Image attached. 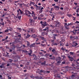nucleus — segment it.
<instances>
[{"label":"nucleus","mask_w":79,"mask_h":79,"mask_svg":"<svg viewBox=\"0 0 79 79\" xmlns=\"http://www.w3.org/2000/svg\"><path fill=\"white\" fill-rule=\"evenodd\" d=\"M40 23L41 24V26L42 28H44V27L48 26V23L46 21H41Z\"/></svg>","instance_id":"nucleus-1"},{"label":"nucleus","mask_w":79,"mask_h":79,"mask_svg":"<svg viewBox=\"0 0 79 79\" xmlns=\"http://www.w3.org/2000/svg\"><path fill=\"white\" fill-rule=\"evenodd\" d=\"M28 33H30L33 34L35 33V30L33 29H30V31H28Z\"/></svg>","instance_id":"nucleus-2"},{"label":"nucleus","mask_w":79,"mask_h":79,"mask_svg":"<svg viewBox=\"0 0 79 79\" xmlns=\"http://www.w3.org/2000/svg\"><path fill=\"white\" fill-rule=\"evenodd\" d=\"M20 15V13H18L17 14V16H16V18H18L19 20H21V16H19Z\"/></svg>","instance_id":"nucleus-3"},{"label":"nucleus","mask_w":79,"mask_h":79,"mask_svg":"<svg viewBox=\"0 0 79 79\" xmlns=\"http://www.w3.org/2000/svg\"><path fill=\"white\" fill-rule=\"evenodd\" d=\"M68 58L69 59V60L71 62H72L74 60V59L72 57L68 56Z\"/></svg>","instance_id":"nucleus-4"},{"label":"nucleus","mask_w":79,"mask_h":79,"mask_svg":"<svg viewBox=\"0 0 79 79\" xmlns=\"http://www.w3.org/2000/svg\"><path fill=\"white\" fill-rule=\"evenodd\" d=\"M32 17L33 19H34V20H35L36 19H37V17L35 16V15H32Z\"/></svg>","instance_id":"nucleus-5"},{"label":"nucleus","mask_w":79,"mask_h":79,"mask_svg":"<svg viewBox=\"0 0 79 79\" xmlns=\"http://www.w3.org/2000/svg\"><path fill=\"white\" fill-rule=\"evenodd\" d=\"M59 8H60L58 6H54V9H56V10H59Z\"/></svg>","instance_id":"nucleus-6"},{"label":"nucleus","mask_w":79,"mask_h":79,"mask_svg":"<svg viewBox=\"0 0 79 79\" xmlns=\"http://www.w3.org/2000/svg\"><path fill=\"white\" fill-rule=\"evenodd\" d=\"M35 43H34L31 44V45H30V46L29 47L30 48H31L32 47H35Z\"/></svg>","instance_id":"nucleus-7"},{"label":"nucleus","mask_w":79,"mask_h":79,"mask_svg":"<svg viewBox=\"0 0 79 79\" xmlns=\"http://www.w3.org/2000/svg\"><path fill=\"white\" fill-rule=\"evenodd\" d=\"M34 22V21L32 19H29V23L30 24H32Z\"/></svg>","instance_id":"nucleus-8"},{"label":"nucleus","mask_w":79,"mask_h":79,"mask_svg":"<svg viewBox=\"0 0 79 79\" xmlns=\"http://www.w3.org/2000/svg\"><path fill=\"white\" fill-rule=\"evenodd\" d=\"M11 65H12V66H16V67H18V66H19V65H18V64H16L15 63H12L11 64Z\"/></svg>","instance_id":"nucleus-9"},{"label":"nucleus","mask_w":79,"mask_h":79,"mask_svg":"<svg viewBox=\"0 0 79 79\" xmlns=\"http://www.w3.org/2000/svg\"><path fill=\"white\" fill-rule=\"evenodd\" d=\"M61 59V58L60 57H56V61H60Z\"/></svg>","instance_id":"nucleus-10"},{"label":"nucleus","mask_w":79,"mask_h":79,"mask_svg":"<svg viewBox=\"0 0 79 79\" xmlns=\"http://www.w3.org/2000/svg\"><path fill=\"white\" fill-rule=\"evenodd\" d=\"M8 30H9L10 31H13V28L11 27H9V28L8 29Z\"/></svg>","instance_id":"nucleus-11"},{"label":"nucleus","mask_w":79,"mask_h":79,"mask_svg":"<svg viewBox=\"0 0 79 79\" xmlns=\"http://www.w3.org/2000/svg\"><path fill=\"white\" fill-rule=\"evenodd\" d=\"M16 29L18 31H19L20 32H21L22 31V29L20 28H16Z\"/></svg>","instance_id":"nucleus-12"},{"label":"nucleus","mask_w":79,"mask_h":79,"mask_svg":"<svg viewBox=\"0 0 79 79\" xmlns=\"http://www.w3.org/2000/svg\"><path fill=\"white\" fill-rule=\"evenodd\" d=\"M30 36H31V35H29L28 33L27 34V36L26 37V38H28L29 37H30Z\"/></svg>","instance_id":"nucleus-13"},{"label":"nucleus","mask_w":79,"mask_h":79,"mask_svg":"<svg viewBox=\"0 0 79 79\" xmlns=\"http://www.w3.org/2000/svg\"><path fill=\"white\" fill-rule=\"evenodd\" d=\"M27 13V14L31 15V12L29 11H27V12L25 13V14Z\"/></svg>","instance_id":"nucleus-14"},{"label":"nucleus","mask_w":79,"mask_h":79,"mask_svg":"<svg viewBox=\"0 0 79 79\" xmlns=\"http://www.w3.org/2000/svg\"><path fill=\"white\" fill-rule=\"evenodd\" d=\"M75 77V76L74 75H72L71 76H70V77L72 79H74V77Z\"/></svg>","instance_id":"nucleus-15"},{"label":"nucleus","mask_w":79,"mask_h":79,"mask_svg":"<svg viewBox=\"0 0 79 79\" xmlns=\"http://www.w3.org/2000/svg\"><path fill=\"white\" fill-rule=\"evenodd\" d=\"M70 39L71 40H72L73 39H75V37L74 36H72V35H70Z\"/></svg>","instance_id":"nucleus-16"},{"label":"nucleus","mask_w":79,"mask_h":79,"mask_svg":"<svg viewBox=\"0 0 79 79\" xmlns=\"http://www.w3.org/2000/svg\"><path fill=\"white\" fill-rule=\"evenodd\" d=\"M55 24H60V23L58 22V21H55Z\"/></svg>","instance_id":"nucleus-17"},{"label":"nucleus","mask_w":79,"mask_h":79,"mask_svg":"<svg viewBox=\"0 0 79 79\" xmlns=\"http://www.w3.org/2000/svg\"><path fill=\"white\" fill-rule=\"evenodd\" d=\"M48 30V27H46L45 28V29H44L43 30V31H46V30Z\"/></svg>","instance_id":"nucleus-18"},{"label":"nucleus","mask_w":79,"mask_h":79,"mask_svg":"<svg viewBox=\"0 0 79 79\" xmlns=\"http://www.w3.org/2000/svg\"><path fill=\"white\" fill-rule=\"evenodd\" d=\"M27 45L28 47H29L30 46V43L28 41H27Z\"/></svg>","instance_id":"nucleus-19"},{"label":"nucleus","mask_w":79,"mask_h":79,"mask_svg":"<svg viewBox=\"0 0 79 79\" xmlns=\"http://www.w3.org/2000/svg\"><path fill=\"white\" fill-rule=\"evenodd\" d=\"M6 21L8 22V23L9 24H11V22L10 21L9 19L6 20Z\"/></svg>","instance_id":"nucleus-20"},{"label":"nucleus","mask_w":79,"mask_h":79,"mask_svg":"<svg viewBox=\"0 0 79 79\" xmlns=\"http://www.w3.org/2000/svg\"><path fill=\"white\" fill-rule=\"evenodd\" d=\"M46 63V62H45V61H44V62L41 63V64L42 65H45Z\"/></svg>","instance_id":"nucleus-21"},{"label":"nucleus","mask_w":79,"mask_h":79,"mask_svg":"<svg viewBox=\"0 0 79 79\" xmlns=\"http://www.w3.org/2000/svg\"><path fill=\"white\" fill-rule=\"evenodd\" d=\"M52 44L53 45H55V46L58 45V44L56 43H52Z\"/></svg>","instance_id":"nucleus-22"},{"label":"nucleus","mask_w":79,"mask_h":79,"mask_svg":"<svg viewBox=\"0 0 79 79\" xmlns=\"http://www.w3.org/2000/svg\"><path fill=\"white\" fill-rule=\"evenodd\" d=\"M19 11H20V14H21L22 15H23V12L22 10H20V9H19Z\"/></svg>","instance_id":"nucleus-23"},{"label":"nucleus","mask_w":79,"mask_h":79,"mask_svg":"<svg viewBox=\"0 0 79 79\" xmlns=\"http://www.w3.org/2000/svg\"><path fill=\"white\" fill-rule=\"evenodd\" d=\"M37 78L38 79H43V78L41 76L37 77Z\"/></svg>","instance_id":"nucleus-24"},{"label":"nucleus","mask_w":79,"mask_h":79,"mask_svg":"<svg viewBox=\"0 0 79 79\" xmlns=\"http://www.w3.org/2000/svg\"><path fill=\"white\" fill-rule=\"evenodd\" d=\"M30 4H31L33 5H35V2H32L31 1H30Z\"/></svg>","instance_id":"nucleus-25"},{"label":"nucleus","mask_w":79,"mask_h":79,"mask_svg":"<svg viewBox=\"0 0 79 79\" xmlns=\"http://www.w3.org/2000/svg\"><path fill=\"white\" fill-rule=\"evenodd\" d=\"M55 26H56V27H59V26H60V24H55Z\"/></svg>","instance_id":"nucleus-26"},{"label":"nucleus","mask_w":79,"mask_h":79,"mask_svg":"<svg viewBox=\"0 0 79 79\" xmlns=\"http://www.w3.org/2000/svg\"><path fill=\"white\" fill-rule=\"evenodd\" d=\"M67 15V16L69 17V18H71L73 17L72 15H71L68 14V15Z\"/></svg>","instance_id":"nucleus-27"},{"label":"nucleus","mask_w":79,"mask_h":79,"mask_svg":"<svg viewBox=\"0 0 79 79\" xmlns=\"http://www.w3.org/2000/svg\"><path fill=\"white\" fill-rule=\"evenodd\" d=\"M50 59H51V60H54L55 59V57L52 56V58H50Z\"/></svg>","instance_id":"nucleus-28"},{"label":"nucleus","mask_w":79,"mask_h":79,"mask_svg":"<svg viewBox=\"0 0 79 79\" xmlns=\"http://www.w3.org/2000/svg\"><path fill=\"white\" fill-rule=\"evenodd\" d=\"M19 7L20 8H22L23 4L20 3V4H19Z\"/></svg>","instance_id":"nucleus-29"},{"label":"nucleus","mask_w":79,"mask_h":79,"mask_svg":"<svg viewBox=\"0 0 79 79\" xmlns=\"http://www.w3.org/2000/svg\"><path fill=\"white\" fill-rule=\"evenodd\" d=\"M40 72L41 73H44V70H43V69H42L41 70H40Z\"/></svg>","instance_id":"nucleus-30"},{"label":"nucleus","mask_w":79,"mask_h":79,"mask_svg":"<svg viewBox=\"0 0 79 79\" xmlns=\"http://www.w3.org/2000/svg\"><path fill=\"white\" fill-rule=\"evenodd\" d=\"M34 57H35V58H34V60H36L37 59V57L35 55H34Z\"/></svg>","instance_id":"nucleus-31"},{"label":"nucleus","mask_w":79,"mask_h":79,"mask_svg":"<svg viewBox=\"0 0 79 79\" xmlns=\"http://www.w3.org/2000/svg\"><path fill=\"white\" fill-rule=\"evenodd\" d=\"M40 46L41 47H44L45 46V44H43L41 43V45H40Z\"/></svg>","instance_id":"nucleus-32"},{"label":"nucleus","mask_w":79,"mask_h":79,"mask_svg":"<svg viewBox=\"0 0 79 79\" xmlns=\"http://www.w3.org/2000/svg\"><path fill=\"white\" fill-rule=\"evenodd\" d=\"M4 23L3 22L2 23H0V24L2 25L3 26L4 25Z\"/></svg>","instance_id":"nucleus-33"},{"label":"nucleus","mask_w":79,"mask_h":79,"mask_svg":"<svg viewBox=\"0 0 79 79\" xmlns=\"http://www.w3.org/2000/svg\"><path fill=\"white\" fill-rule=\"evenodd\" d=\"M40 38H41V39H42V40H44L45 39L44 38V37H42L40 36Z\"/></svg>","instance_id":"nucleus-34"},{"label":"nucleus","mask_w":79,"mask_h":79,"mask_svg":"<svg viewBox=\"0 0 79 79\" xmlns=\"http://www.w3.org/2000/svg\"><path fill=\"white\" fill-rule=\"evenodd\" d=\"M10 45H11L12 46H13L14 45V43H10Z\"/></svg>","instance_id":"nucleus-35"},{"label":"nucleus","mask_w":79,"mask_h":79,"mask_svg":"<svg viewBox=\"0 0 79 79\" xmlns=\"http://www.w3.org/2000/svg\"><path fill=\"white\" fill-rule=\"evenodd\" d=\"M9 61L10 63H11L12 62V60L11 59H9Z\"/></svg>","instance_id":"nucleus-36"},{"label":"nucleus","mask_w":79,"mask_h":79,"mask_svg":"<svg viewBox=\"0 0 79 79\" xmlns=\"http://www.w3.org/2000/svg\"><path fill=\"white\" fill-rule=\"evenodd\" d=\"M25 14L27 16L31 17V16L30 15H28V14H27V13Z\"/></svg>","instance_id":"nucleus-37"},{"label":"nucleus","mask_w":79,"mask_h":79,"mask_svg":"<svg viewBox=\"0 0 79 79\" xmlns=\"http://www.w3.org/2000/svg\"><path fill=\"white\" fill-rule=\"evenodd\" d=\"M34 14H35V12L33 11H31V14L32 15H34Z\"/></svg>","instance_id":"nucleus-38"},{"label":"nucleus","mask_w":79,"mask_h":79,"mask_svg":"<svg viewBox=\"0 0 79 79\" xmlns=\"http://www.w3.org/2000/svg\"><path fill=\"white\" fill-rule=\"evenodd\" d=\"M35 34L32 35V37L33 38H35Z\"/></svg>","instance_id":"nucleus-39"},{"label":"nucleus","mask_w":79,"mask_h":79,"mask_svg":"<svg viewBox=\"0 0 79 79\" xmlns=\"http://www.w3.org/2000/svg\"><path fill=\"white\" fill-rule=\"evenodd\" d=\"M30 77H31V78H32V79L35 78V77H34V76H30Z\"/></svg>","instance_id":"nucleus-40"},{"label":"nucleus","mask_w":79,"mask_h":79,"mask_svg":"<svg viewBox=\"0 0 79 79\" xmlns=\"http://www.w3.org/2000/svg\"><path fill=\"white\" fill-rule=\"evenodd\" d=\"M30 8H31V9L32 10H34L35 9V8L33 7V6H31V7H30Z\"/></svg>","instance_id":"nucleus-41"},{"label":"nucleus","mask_w":79,"mask_h":79,"mask_svg":"<svg viewBox=\"0 0 79 79\" xmlns=\"http://www.w3.org/2000/svg\"><path fill=\"white\" fill-rule=\"evenodd\" d=\"M66 49H65L64 48H61V50L63 51H64Z\"/></svg>","instance_id":"nucleus-42"},{"label":"nucleus","mask_w":79,"mask_h":79,"mask_svg":"<svg viewBox=\"0 0 79 79\" xmlns=\"http://www.w3.org/2000/svg\"><path fill=\"white\" fill-rule=\"evenodd\" d=\"M69 28V26H65V29H68Z\"/></svg>","instance_id":"nucleus-43"},{"label":"nucleus","mask_w":79,"mask_h":79,"mask_svg":"<svg viewBox=\"0 0 79 79\" xmlns=\"http://www.w3.org/2000/svg\"><path fill=\"white\" fill-rule=\"evenodd\" d=\"M69 53H70V55H73L74 54V53L73 52H69Z\"/></svg>","instance_id":"nucleus-44"},{"label":"nucleus","mask_w":79,"mask_h":79,"mask_svg":"<svg viewBox=\"0 0 79 79\" xmlns=\"http://www.w3.org/2000/svg\"><path fill=\"white\" fill-rule=\"evenodd\" d=\"M72 32H73V34L75 35H76V32L74 31H72Z\"/></svg>","instance_id":"nucleus-45"},{"label":"nucleus","mask_w":79,"mask_h":79,"mask_svg":"<svg viewBox=\"0 0 79 79\" xmlns=\"http://www.w3.org/2000/svg\"><path fill=\"white\" fill-rule=\"evenodd\" d=\"M50 55L49 54V53H46V54H45V55L46 56H49Z\"/></svg>","instance_id":"nucleus-46"},{"label":"nucleus","mask_w":79,"mask_h":79,"mask_svg":"<svg viewBox=\"0 0 79 79\" xmlns=\"http://www.w3.org/2000/svg\"><path fill=\"white\" fill-rule=\"evenodd\" d=\"M56 77H58V78H60V75H58L56 76Z\"/></svg>","instance_id":"nucleus-47"},{"label":"nucleus","mask_w":79,"mask_h":79,"mask_svg":"<svg viewBox=\"0 0 79 79\" xmlns=\"http://www.w3.org/2000/svg\"><path fill=\"white\" fill-rule=\"evenodd\" d=\"M60 63H61V61H60V60H58V62H57V64H58Z\"/></svg>","instance_id":"nucleus-48"},{"label":"nucleus","mask_w":79,"mask_h":79,"mask_svg":"<svg viewBox=\"0 0 79 79\" xmlns=\"http://www.w3.org/2000/svg\"><path fill=\"white\" fill-rule=\"evenodd\" d=\"M40 44H41V43H40V42L36 43V45H40Z\"/></svg>","instance_id":"nucleus-49"},{"label":"nucleus","mask_w":79,"mask_h":79,"mask_svg":"<svg viewBox=\"0 0 79 79\" xmlns=\"http://www.w3.org/2000/svg\"><path fill=\"white\" fill-rule=\"evenodd\" d=\"M38 19L39 20H41V18L39 17H38Z\"/></svg>","instance_id":"nucleus-50"},{"label":"nucleus","mask_w":79,"mask_h":79,"mask_svg":"<svg viewBox=\"0 0 79 79\" xmlns=\"http://www.w3.org/2000/svg\"><path fill=\"white\" fill-rule=\"evenodd\" d=\"M40 16L41 17V18H42L43 17H44V15H40Z\"/></svg>","instance_id":"nucleus-51"},{"label":"nucleus","mask_w":79,"mask_h":79,"mask_svg":"<svg viewBox=\"0 0 79 79\" xmlns=\"http://www.w3.org/2000/svg\"><path fill=\"white\" fill-rule=\"evenodd\" d=\"M74 45V46H75V47L77 46V45H78V44L77 43H76Z\"/></svg>","instance_id":"nucleus-52"},{"label":"nucleus","mask_w":79,"mask_h":79,"mask_svg":"<svg viewBox=\"0 0 79 79\" xmlns=\"http://www.w3.org/2000/svg\"><path fill=\"white\" fill-rule=\"evenodd\" d=\"M8 31H9L8 30H6L5 31V32H7Z\"/></svg>","instance_id":"nucleus-53"},{"label":"nucleus","mask_w":79,"mask_h":79,"mask_svg":"<svg viewBox=\"0 0 79 79\" xmlns=\"http://www.w3.org/2000/svg\"><path fill=\"white\" fill-rule=\"evenodd\" d=\"M42 12H43V10H40L39 12H40V13H41Z\"/></svg>","instance_id":"nucleus-54"},{"label":"nucleus","mask_w":79,"mask_h":79,"mask_svg":"<svg viewBox=\"0 0 79 79\" xmlns=\"http://www.w3.org/2000/svg\"><path fill=\"white\" fill-rule=\"evenodd\" d=\"M51 20L50 19H49L48 20H47V22H50L51 21Z\"/></svg>","instance_id":"nucleus-55"},{"label":"nucleus","mask_w":79,"mask_h":79,"mask_svg":"<svg viewBox=\"0 0 79 79\" xmlns=\"http://www.w3.org/2000/svg\"><path fill=\"white\" fill-rule=\"evenodd\" d=\"M34 6L35 7H36V8H37L38 7H39V6H38L36 5H35Z\"/></svg>","instance_id":"nucleus-56"},{"label":"nucleus","mask_w":79,"mask_h":79,"mask_svg":"<svg viewBox=\"0 0 79 79\" xmlns=\"http://www.w3.org/2000/svg\"><path fill=\"white\" fill-rule=\"evenodd\" d=\"M55 52V49H53L52 50V52Z\"/></svg>","instance_id":"nucleus-57"},{"label":"nucleus","mask_w":79,"mask_h":79,"mask_svg":"<svg viewBox=\"0 0 79 79\" xmlns=\"http://www.w3.org/2000/svg\"><path fill=\"white\" fill-rule=\"evenodd\" d=\"M15 33H16V35H18L19 34V33L16 32H15Z\"/></svg>","instance_id":"nucleus-58"},{"label":"nucleus","mask_w":79,"mask_h":79,"mask_svg":"<svg viewBox=\"0 0 79 79\" xmlns=\"http://www.w3.org/2000/svg\"><path fill=\"white\" fill-rule=\"evenodd\" d=\"M74 4L76 6L77 5H78V3H76L75 2V3H74Z\"/></svg>","instance_id":"nucleus-59"},{"label":"nucleus","mask_w":79,"mask_h":79,"mask_svg":"<svg viewBox=\"0 0 79 79\" xmlns=\"http://www.w3.org/2000/svg\"><path fill=\"white\" fill-rule=\"evenodd\" d=\"M18 36L19 37V38H21V35H18Z\"/></svg>","instance_id":"nucleus-60"},{"label":"nucleus","mask_w":79,"mask_h":79,"mask_svg":"<svg viewBox=\"0 0 79 79\" xmlns=\"http://www.w3.org/2000/svg\"><path fill=\"white\" fill-rule=\"evenodd\" d=\"M78 39V37L77 36H76L75 38H74V40L75 39Z\"/></svg>","instance_id":"nucleus-61"},{"label":"nucleus","mask_w":79,"mask_h":79,"mask_svg":"<svg viewBox=\"0 0 79 79\" xmlns=\"http://www.w3.org/2000/svg\"><path fill=\"white\" fill-rule=\"evenodd\" d=\"M65 63V62L64 61L62 62V64H64Z\"/></svg>","instance_id":"nucleus-62"},{"label":"nucleus","mask_w":79,"mask_h":79,"mask_svg":"<svg viewBox=\"0 0 79 79\" xmlns=\"http://www.w3.org/2000/svg\"><path fill=\"white\" fill-rule=\"evenodd\" d=\"M40 8H41V7H40V6H39V7H38V8H38V10H40Z\"/></svg>","instance_id":"nucleus-63"},{"label":"nucleus","mask_w":79,"mask_h":79,"mask_svg":"<svg viewBox=\"0 0 79 79\" xmlns=\"http://www.w3.org/2000/svg\"><path fill=\"white\" fill-rule=\"evenodd\" d=\"M72 66H75V64H72Z\"/></svg>","instance_id":"nucleus-64"}]
</instances>
